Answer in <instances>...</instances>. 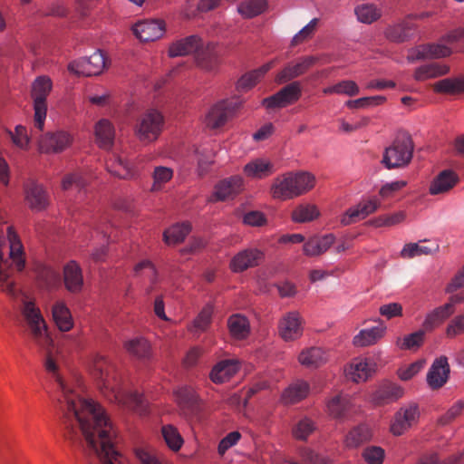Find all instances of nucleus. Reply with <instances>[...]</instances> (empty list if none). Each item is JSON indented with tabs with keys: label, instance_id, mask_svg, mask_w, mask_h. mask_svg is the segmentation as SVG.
I'll list each match as a JSON object with an SVG mask.
<instances>
[{
	"label": "nucleus",
	"instance_id": "obj_4",
	"mask_svg": "<svg viewBox=\"0 0 464 464\" xmlns=\"http://www.w3.org/2000/svg\"><path fill=\"white\" fill-rule=\"evenodd\" d=\"M315 178L309 172H288L275 179L271 195L279 200H287L301 196L314 186Z\"/></svg>",
	"mask_w": 464,
	"mask_h": 464
},
{
	"label": "nucleus",
	"instance_id": "obj_64",
	"mask_svg": "<svg viewBox=\"0 0 464 464\" xmlns=\"http://www.w3.org/2000/svg\"><path fill=\"white\" fill-rule=\"evenodd\" d=\"M362 456L369 464H381L384 459V450L381 447H369L363 450Z\"/></svg>",
	"mask_w": 464,
	"mask_h": 464
},
{
	"label": "nucleus",
	"instance_id": "obj_11",
	"mask_svg": "<svg viewBox=\"0 0 464 464\" xmlns=\"http://www.w3.org/2000/svg\"><path fill=\"white\" fill-rule=\"evenodd\" d=\"M72 142V136L64 130L46 132L39 139L38 149L41 153H60L66 150Z\"/></svg>",
	"mask_w": 464,
	"mask_h": 464
},
{
	"label": "nucleus",
	"instance_id": "obj_63",
	"mask_svg": "<svg viewBox=\"0 0 464 464\" xmlns=\"http://www.w3.org/2000/svg\"><path fill=\"white\" fill-rule=\"evenodd\" d=\"M425 332H426L425 329L419 330L415 333L406 335L403 338V342L401 345V348L406 349V350H411L413 348L420 347L423 343Z\"/></svg>",
	"mask_w": 464,
	"mask_h": 464
},
{
	"label": "nucleus",
	"instance_id": "obj_9",
	"mask_svg": "<svg viewBox=\"0 0 464 464\" xmlns=\"http://www.w3.org/2000/svg\"><path fill=\"white\" fill-rule=\"evenodd\" d=\"M106 66L105 55L99 50L91 56L72 62L68 69L70 72L83 76H95L100 74Z\"/></svg>",
	"mask_w": 464,
	"mask_h": 464
},
{
	"label": "nucleus",
	"instance_id": "obj_28",
	"mask_svg": "<svg viewBox=\"0 0 464 464\" xmlns=\"http://www.w3.org/2000/svg\"><path fill=\"white\" fill-rule=\"evenodd\" d=\"M244 174L256 179H261L272 175L275 171V165L270 161L263 158H257L244 166Z\"/></svg>",
	"mask_w": 464,
	"mask_h": 464
},
{
	"label": "nucleus",
	"instance_id": "obj_24",
	"mask_svg": "<svg viewBox=\"0 0 464 464\" xmlns=\"http://www.w3.org/2000/svg\"><path fill=\"white\" fill-rule=\"evenodd\" d=\"M25 200L31 209L41 211L49 204L48 195L42 185L32 181L25 187Z\"/></svg>",
	"mask_w": 464,
	"mask_h": 464
},
{
	"label": "nucleus",
	"instance_id": "obj_18",
	"mask_svg": "<svg viewBox=\"0 0 464 464\" xmlns=\"http://www.w3.org/2000/svg\"><path fill=\"white\" fill-rule=\"evenodd\" d=\"M279 335L286 342L295 341L303 334L302 318L297 312L287 313L279 322Z\"/></svg>",
	"mask_w": 464,
	"mask_h": 464
},
{
	"label": "nucleus",
	"instance_id": "obj_55",
	"mask_svg": "<svg viewBox=\"0 0 464 464\" xmlns=\"http://www.w3.org/2000/svg\"><path fill=\"white\" fill-rule=\"evenodd\" d=\"M153 184L150 188L152 192L159 191L163 185L169 182L173 177V170L170 168L159 166L153 171Z\"/></svg>",
	"mask_w": 464,
	"mask_h": 464
},
{
	"label": "nucleus",
	"instance_id": "obj_32",
	"mask_svg": "<svg viewBox=\"0 0 464 464\" xmlns=\"http://www.w3.org/2000/svg\"><path fill=\"white\" fill-rule=\"evenodd\" d=\"M351 409L352 401L348 395H335L327 402L328 413L334 419L347 418Z\"/></svg>",
	"mask_w": 464,
	"mask_h": 464
},
{
	"label": "nucleus",
	"instance_id": "obj_41",
	"mask_svg": "<svg viewBox=\"0 0 464 464\" xmlns=\"http://www.w3.org/2000/svg\"><path fill=\"white\" fill-rule=\"evenodd\" d=\"M274 63L269 62L258 69L244 74L237 83L238 91H246L254 87L256 82L273 67Z\"/></svg>",
	"mask_w": 464,
	"mask_h": 464
},
{
	"label": "nucleus",
	"instance_id": "obj_29",
	"mask_svg": "<svg viewBox=\"0 0 464 464\" xmlns=\"http://www.w3.org/2000/svg\"><path fill=\"white\" fill-rule=\"evenodd\" d=\"M239 370V362L237 360H223L218 362L210 372V379L215 383L227 382Z\"/></svg>",
	"mask_w": 464,
	"mask_h": 464
},
{
	"label": "nucleus",
	"instance_id": "obj_38",
	"mask_svg": "<svg viewBox=\"0 0 464 464\" xmlns=\"http://www.w3.org/2000/svg\"><path fill=\"white\" fill-rule=\"evenodd\" d=\"M114 127L106 119L99 121L95 125V137L99 146L102 149H110L114 140Z\"/></svg>",
	"mask_w": 464,
	"mask_h": 464
},
{
	"label": "nucleus",
	"instance_id": "obj_31",
	"mask_svg": "<svg viewBox=\"0 0 464 464\" xmlns=\"http://www.w3.org/2000/svg\"><path fill=\"white\" fill-rule=\"evenodd\" d=\"M459 181L457 174L450 169L441 171L431 182L430 186V193L438 195L448 192Z\"/></svg>",
	"mask_w": 464,
	"mask_h": 464
},
{
	"label": "nucleus",
	"instance_id": "obj_54",
	"mask_svg": "<svg viewBox=\"0 0 464 464\" xmlns=\"http://www.w3.org/2000/svg\"><path fill=\"white\" fill-rule=\"evenodd\" d=\"M161 432L166 444L170 450L173 451H178L181 448L183 444V439L174 426H163Z\"/></svg>",
	"mask_w": 464,
	"mask_h": 464
},
{
	"label": "nucleus",
	"instance_id": "obj_47",
	"mask_svg": "<svg viewBox=\"0 0 464 464\" xmlns=\"http://www.w3.org/2000/svg\"><path fill=\"white\" fill-rule=\"evenodd\" d=\"M464 450L453 454L444 459H440L437 452H431L422 456L416 464H463Z\"/></svg>",
	"mask_w": 464,
	"mask_h": 464
},
{
	"label": "nucleus",
	"instance_id": "obj_58",
	"mask_svg": "<svg viewBox=\"0 0 464 464\" xmlns=\"http://www.w3.org/2000/svg\"><path fill=\"white\" fill-rule=\"evenodd\" d=\"M386 98L384 96L376 95L370 97H362L356 100H349L345 105L350 109H361L376 106L383 103Z\"/></svg>",
	"mask_w": 464,
	"mask_h": 464
},
{
	"label": "nucleus",
	"instance_id": "obj_56",
	"mask_svg": "<svg viewBox=\"0 0 464 464\" xmlns=\"http://www.w3.org/2000/svg\"><path fill=\"white\" fill-rule=\"evenodd\" d=\"M406 218V214L403 211L395 212L390 215L379 216L369 221V224L375 227H392L401 223Z\"/></svg>",
	"mask_w": 464,
	"mask_h": 464
},
{
	"label": "nucleus",
	"instance_id": "obj_57",
	"mask_svg": "<svg viewBox=\"0 0 464 464\" xmlns=\"http://www.w3.org/2000/svg\"><path fill=\"white\" fill-rule=\"evenodd\" d=\"M135 456L140 464H163L161 456L151 448H137Z\"/></svg>",
	"mask_w": 464,
	"mask_h": 464
},
{
	"label": "nucleus",
	"instance_id": "obj_45",
	"mask_svg": "<svg viewBox=\"0 0 464 464\" xmlns=\"http://www.w3.org/2000/svg\"><path fill=\"white\" fill-rule=\"evenodd\" d=\"M266 7V0H246L237 6V11L243 17L252 18L262 14Z\"/></svg>",
	"mask_w": 464,
	"mask_h": 464
},
{
	"label": "nucleus",
	"instance_id": "obj_25",
	"mask_svg": "<svg viewBox=\"0 0 464 464\" xmlns=\"http://www.w3.org/2000/svg\"><path fill=\"white\" fill-rule=\"evenodd\" d=\"M335 242L334 234L314 236L310 237L304 245L303 250L307 256H317L325 253Z\"/></svg>",
	"mask_w": 464,
	"mask_h": 464
},
{
	"label": "nucleus",
	"instance_id": "obj_22",
	"mask_svg": "<svg viewBox=\"0 0 464 464\" xmlns=\"http://www.w3.org/2000/svg\"><path fill=\"white\" fill-rule=\"evenodd\" d=\"M415 29V24L410 21V17H407L404 20L387 26L384 34L391 42L404 43L413 36Z\"/></svg>",
	"mask_w": 464,
	"mask_h": 464
},
{
	"label": "nucleus",
	"instance_id": "obj_20",
	"mask_svg": "<svg viewBox=\"0 0 464 464\" xmlns=\"http://www.w3.org/2000/svg\"><path fill=\"white\" fill-rule=\"evenodd\" d=\"M263 256V253L256 248L244 249L232 258L230 268L236 273L243 272L250 267L258 266Z\"/></svg>",
	"mask_w": 464,
	"mask_h": 464
},
{
	"label": "nucleus",
	"instance_id": "obj_2",
	"mask_svg": "<svg viewBox=\"0 0 464 464\" xmlns=\"http://www.w3.org/2000/svg\"><path fill=\"white\" fill-rule=\"evenodd\" d=\"M91 371L100 389L108 392L107 395L111 401L114 400L140 415L148 413L149 403L145 397L137 392H127L121 388V376L115 365L105 356L96 354L93 357Z\"/></svg>",
	"mask_w": 464,
	"mask_h": 464
},
{
	"label": "nucleus",
	"instance_id": "obj_49",
	"mask_svg": "<svg viewBox=\"0 0 464 464\" xmlns=\"http://www.w3.org/2000/svg\"><path fill=\"white\" fill-rule=\"evenodd\" d=\"M437 92L455 94L464 92V80L446 78L433 84Z\"/></svg>",
	"mask_w": 464,
	"mask_h": 464
},
{
	"label": "nucleus",
	"instance_id": "obj_40",
	"mask_svg": "<svg viewBox=\"0 0 464 464\" xmlns=\"http://www.w3.org/2000/svg\"><path fill=\"white\" fill-rule=\"evenodd\" d=\"M107 169L112 175L125 179H132L137 175V171L131 165L118 156H113V158L107 162Z\"/></svg>",
	"mask_w": 464,
	"mask_h": 464
},
{
	"label": "nucleus",
	"instance_id": "obj_19",
	"mask_svg": "<svg viewBox=\"0 0 464 464\" xmlns=\"http://www.w3.org/2000/svg\"><path fill=\"white\" fill-rule=\"evenodd\" d=\"M165 32V24L159 20H146L135 24L133 26L134 34L142 42L156 41Z\"/></svg>",
	"mask_w": 464,
	"mask_h": 464
},
{
	"label": "nucleus",
	"instance_id": "obj_42",
	"mask_svg": "<svg viewBox=\"0 0 464 464\" xmlns=\"http://www.w3.org/2000/svg\"><path fill=\"white\" fill-rule=\"evenodd\" d=\"M449 71V66L440 64L438 63H432L417 68L414 73V78L417 81H426L430 78L445 75Z\"/></svg>",
	"mask_w": 464,
	"mask_h": 464
},
{
	"label": "nucleus",
	"instance_id": "obj_34",
	"mask_svg": "<svg viewBox=\"0 0 464 464\" xmlns=\"http://www.w3.org/2000/svg\"><path fill=\"white\" fill-rule=\"evenodd\" d=\"M53 321L62 332H67L73 326L72 314L63 302L55 303L52 307Z\"/></svg>",
	"mask_w": 464,
	"mask_h": 464
},
{
	"label": "nucleus",
	"instance_id": "obj_27",
	"mask_svg": "<svg viewBox=\"0 0 464 464\" xmlns=\"http://www.w3.org/2000/svg\"><path fill=\"white\" fill-rule=\"evenodd\" d=\"M201 38L198 35H189L172 43L169 48L170 57L185 56L190 53L196 54L201 46Z\"/></svg>",
	"mask_w": 464,
	"mask_h": 464
},
{
	"label": "nucleus",
	"instance_id": "obj_26",
	"mask_svg": "<svg viewBox=\"0 0 464 464\" xmlns=\"http://www.w3.org/2000/svg\"><path fill=\"white\" fill-rule=\"evenodd\" d=\"M63 281L65 288L71 293H79L83 286L82 268L75 261H70L63 267Z\"/></svg>",
	"mask_w": 464,
	"mask_h": 464
},
{
	"label": "nucleus",
	"instance_id": "obj_37",
	"mask_svg": "<svg viewBox=\"0 0 464 464\" xmlns=\"http://www.w3.org/2000/svg\"><path fill=\"white\" fill-rule=\"evenodd\" d=\"M455 309H451L450 304H443L429 313L423 322L425 331H432L434 328L441 324L446 319L453 314Z\"/></svg>",
	"mask_w": 464,
	"mask_h": 464
},
{
	"label": "nucleus",
	"instance_id": "obj_33",
	"mask_svg": "<svg viewBox=\"0 0 464 464\" xmlns=\"http://www.w3.org/2000/svg\"><path fill=\"white\" fill-rule=\"evenodd\" d=\"M326 361V353L320 347L304 349L298 356V362L306 368H318Z\"/></svg>",
	"mask_w": 464,
	"mask_h": 464
},
{
	"label": "nucleus",
	"instance_id": "obj_43",
	"mask_svg": "<svg viewBox=\"0 0 464 464\" xmlns=\"http://www.w3.org/2000/svg\"><path fill=\"white\" fill-rule=\"evenodd\" d=\"M228 328L230 334L237 339H245L250 332L249 323L246 317L241 314H233L229 317Z\"/></svg>",
	"mask_w": 464,
	"mask_h": 464
},
{
	"label": "nucleus",
	"instance_id": "obj_53",
	"mask_svg": "<svg viewBox=\"0 0 464 464\" xmlns=\"http://www.w3.org/2000/svg\"><path fill=\"white\" fill-rule=\"evenodd\" d=\"M319 216V211L314 205H299L292 213V218L295 222H310Z\"/></svg>",
	"mask_w": 464,
	"mask_h": 464
},
{
	"label": "nucleus",
	"instance_id": "obj_51",
	"mask_svg": "<svg viewBox=\"0 0 464 464\" xmlns=\"http://www.w3.org/2000/svg\"><path fill=\"white\" fill-rule=\"evenodd\" d=\"M438 249L439 246L437 244H432L431 246H424L419 243H410L403 246L401 255L404 258H412L421 255H430L436 252Z\"/></svg>",
	"mask_w": 464,
	"mask_h": 464
},
{
	"label": "nucleus",
	"instance_id": "obj_15",
	"mask_svg": "<svg viewBox=\"0 0 464 464\" xmlns=\"http://www.w3.org/2000/svg\"><path fill=\"white\" fill-rule=\"evenodd\" d=\"M450 367L446 356L436 358L427 373V383L432 390L440 389L448 382Z\"/></svg>",
	"mask_w": 464,
	"mask_h": 464
},
{
	"label": "nucleus",
	"instance_id": "obj_60",
	"mask_svg": "<svg viewBox=\"0 0 464 464\" xmlns=\"http://www.w3.org/2000/svg\"><path fill=\"white\" fill-rule=\"evenodd\" d=\"M59 273L50 266H42L37 271L39 281L45 287H53L59 281Z\"/></svg>",
	"mask_w": 464,
	"mask_h": 464
},
{
	"label": "nucleus",
	"instance_id": "obj_16",
	"mask_svg": "<svg viewBox=\"0 0 464 464\" xmlns=\"http://www.w3.org/2000/svg\"><path fill=\"white\" fill-rule=\"evenodd\" d=\"M243 186L244 180L238 175L224 179L215 186L211 200L225 201L233 198L242 191Z\"/></svg>",
	"mask_w": 464,
	"mask_h": 464
},
{
	"label": "nucleus",
	"instance_id": "obj_59",
	"mask_svg": "<svg viewBox=\"0 0 464 464\" xmlns=\"http://www.w3.org/2000/svg\"><path fill=\"white\" fill-rule=\"evenodd\" d=\"M7 134L16 147L22 150L27 149L30 142V137L28 136L27 130L24 126L17 125L14 128V131L7 130Z\"/></svg>",
	"mask_w": 464,
	"mask_h": 464
},
{
	"label": "nucleus",
	"instance_id": "obj_46",
	"mask_svg": "<svg viewBox=\"0 0 464 464\" xmlns=\"http://www.w3.org/2000/svg\"><path fill=\"white\" fill-rule=\"evenodd\" d=\"M189 231L188 223L176 224L164 232V241L168 245L178 244L185 239Z\"/></svg>",
	"mask_w": 464,
	"mask_h": 464
},
{
	"label": "nucleus",
	"instance_id": "obj_35",
	"mask_svg": "<svg viewBox=\"0 0 464 464\" xmlns=\"http://www.w3.org/2000/svg\"><path fill=\"white\" fill-rule=\"evenodd\" d=\"M403 389L395 383H384L374 393L373 401L377 404H387L396 401L403 396Z\"/></svg>",
	"mask_w": 464,
	"mask_h": 464
},
{
	"label": "nucleus",
	"instance_id": "obj_7",
	"mask_svg": "<svg viewBox=\"0 0 464 464\" xmlns=\"http://www.w3.org/2000/svg\"><path fill=\"white\" fill-rule=\"evenodd\" d=\"M52 87V81L46 76L37 77L32 84L31 95L34 111L33 135H35L36 131L42 132L44 130L47 113L46 99Z\"/></svg>",
	"mask_w": 464,
	"mask_h": 464
},
{
	"label": "nucleus",
	"instance_id": "obj_17",
	"mask_svg": "<svg viewBox=\"0 0 464 464\" xmlns=\"http://www.w3.org/2000/svg\"><path fill=\"white\" fill-rule=\"evenodd\" d=\"M195 62L198 68L205 72H214L220 63V54L214 44H208L198 48L195 54Z\"/></svg>",
	"mask_w": 464,
	"mask_h": 464
},
{
	"label": "nucleus",
	"instance_id": "obj_8",
	"mask_svg": "<svg viewBox=\"0 0 464 464\" xmlns=\"http://www.w3.org/2000/svg\"><path fill=\"white\" fill-rule=\"evenodd\" d=\"M163 125V115L155 109H150L137 120L135 134L140 141L150 143L158 139L162 131Z\"/></svg>",
	"mask_w": 464,
	"mask_h": 464
},
{
	"label": "nucleus",
	"instance_id": "obj_6",
	"mask_svg": "<svg viewBox=\"0 0 464 464\" xmlns=\"http://www.w3.org/2000/svg\"><path fill=\"white\" fill-rule=\"evenodd\" d=\"M21 311L34 343L41 349H47L53 343V340L47 333V325L40 309L34 302L24 300Z\"/></svg>",
	"mask_w": 464,
	"mask_h": 464
},
{
	"label": "nucleus",
	"instance_id": "obj_44",
	"mask_svg": "<svg viewBox=\"0 0 464 464\" xmlns=\"http://www.w3.org/2000/svg\"><path fill=\"white\" fill-rule=\"evenodd\" d=\"M372 432L367 425L362 424L353 428L346 436L345 443L349 448H356L362 443L369 441Z\"/></svg>",
	"mask_w": 464,
	"mask_h": 464
},
{
	"label": "nucleus",
	"instance_id": "obj_1",
	"mask_svg": "<svg viewBox=\"0 0 464 464\" xmlns=\"http://www.w3.org/2000/svg\"><path fill=\"white\" fill-rule=\"evenodd\" d=\"M53 343L43 349L46 353L44 368L56 379L63 392L58 406L63 413L66 439L82 446L85 452L96 455L102 464H123L122 456L114 448L115 432L103 408L64 386L50 352Z\"/></svg>",
	"mask_w": 464,
	"mask_h": 464
},
{
	"label": "nucleus",
	"instance_id": "obj_10",
	"mask_svg": "<svg viewBox=\"0 0 464 464\" xmlns=\"http://www.w3.org/2000/svg\"><path fill=\"white\" fill-rule=\"evenodd\" d=\"M240 104L237 100H223L216 103L206 115V125L210 129H218L223 126L239 108Z\"/></svg>",
	"mask_w": 464,
	"mask_h": 464
},
{
	"label": "nucleus",
	"instance_id": "obj_61",
	"mask_svg": "<svg viewBox=\"0 0 464 464\" xmlns=\"http://www.w3.org/2000/svg\"><path fill=\"white\" fill-rule=\"evenodd\" d=\"M464 409V401H457L445 414H443L438 420L440 425L445 426L453 421L459 416Z\"/></svg>",
	"mask_w": 464,
	"mask_h": 464
},
{
	"label": "nucleus",
	"instance_id": "obj_13",
	"mask_svg": "<svg viewBox=\"0 0 464 464\" xmlns=\"http://www.w3.org/2000/svg\"><path fill=\"white\" fill-rule=\"evenodd\" d=\"M420 418L419 407L416 403H409L401 407L395 414L391 425V431L395 436L402 435L411 426L417 423Z\"/></svg>",
	"mask_w": 464,
	"mask_h": 464
},
{
	"label": "nucleus",
	"instance_id": "obj_52",
	"mask_svg": "<svg viewBox=\"0 0 464 464\" xmlns=\"http://www.w3.org/2000/svg\"><path fill=\"white\" fill-rule=\"evenodd\" d=\"M176 398L179 404L190 411H194L198 405V395L191 387H181L176 392Z\"/></svg>",
	"mask_w": 464,
	"mask_h": 464
},
{
	"label": "nucleus",
	"instance_id": "obj_36",
	"mask_svg": "<svg viewBox=\"0 0 464 464\" xmlns=\"http://www.w3.org/2000/svg\"><path fill=\"white\" fill-rule=\"evenodd\" d=\"M308 382L298 380L290 384L282 394V401L286 404L296 403L304 399L309 393Z\"/></svg>",
	"mask_w": 464,
	"mask_h": 464
},
{
	"label": "nucleus",
	"instance_id": "obj_3",
	"mask_svg": "<svg viewBox=\"0 0 464 464\" xmlns=\"http://www.w3.org/2000/svg\"><path fill=\"white\" fill-rule=\"evenodd\" d=\"M6 237L9 242V259L5 258V236L4 232L0 230V289L11 296H15L16 288L11 264L14 265L16 271H23L26 264L25 253L20 237L13 227H7Z\"/></svg>",
	"mask_w": 464,
	"mask_h": 464
},
{
	"label": "nucleus",
	"instance_id": "obj_30",
	"mask_svg": "<svg viewBox=\"0 0 464 464\" xmlns=\"http://www.w3.org/2000/svg\"><path fill=\"white\" fill-rule=\"evenodd\" d=\"M374 366L366 359H355L345 370L346 376L355 382H365L374 372Z\"/></svg>",
	"mask_w": 464,
	"mask_h": 464
},
{
	"label": "nucleus",
	"instance_id": "obj_62",
	"mask_svg": "<svg viewBox=\"0 0 464 464\" xmlns=\"http://www.w3.org/2000/svg\"><path fill=\"white\" fill-rule=\"evenodd\" d=\"M314 430V422L309 419H303L294 428L293 433L296 439L305 440Z\"/></svg>",
	"mask_w": 464,
	"mask_h": 464
},
{
	"label": "nucleus",
	"instance_id": "obj_12",
	"mask_svg": "<svg viewBox=\"0 0 464 464\" xmlns=\"http://www.w3.org/2000/svg\"><path fill=\"white\" fill-rule=\"evenodd\" d=\"M301 96L299 82H293L272 96L265 98L262 104L267 109L284 108L295 103Z\"/></svg>",
	"mask_w": 464,
	"mask_h": 464
},
{
	"label": "nucleus",
	"instance_id": "obj_14",
	"mask_svg": "<svg viewBox=\"0 0 464 464\" xmlns=\"http://www.w3.org/2000/svg\"><path fill=\"white\" fill-rule=\"evenodd\" d=\"M381 207V201L376 198H370L360 201L356 206L348 208L341 218L343 226L355 223L366 218Z\"/></svg>",
	"mask_w": 464,
	"mask_h": 464
},
{
	"label": "nucleus",
	"instance_id": "obj_50",
	"mask_svg": "<svg viewBox=\"0 0 464 464\" xmlns=\"http://www.w3.org/2000/svg\"><path fill=\"white\" fill-rule=\"evenodd\" d=\"M357 19L363 24H372L381 17V10L372 4H362L355 7Z\"/></svg>",
	"mask_w": 464,
	"mask_h": 464
},
{
	"label": "nucleus",
	"instance_id": "obj_48",
	"mask_svg": "<svg viewBox=\"0 0 464 464\" xmlns=\"http://www.w3.org/2000/svg\"><path fill=\"white\" fill-rule=\"evenodd\" d=\"M126 350L139 359H147L150 355V345L144 338H136L125 343Z\"/></svg>",
	"mask_w": 464,
	"mask_h": 464
},
{
	"label": "nucleus",
	"instance_id": "obj_5",
	"mask_svg": "<svg viewBox=\"0 0 464 464\" xmlns=\"http://www.w3.org/2000/svg\"><path fill=\"white\" fill-rule=\"evenodd\" d=\"M413 149L411 136L406 133L400 134L385 149L381 162L387 169L404 168L412 159Z\"/></svg>",
	"mask_w": 464,
	"mask_h": 464
},
{
	"label": "nucleus",
	"instance_id": "obj_39",
	"mask_svg": "<svg viewBox=\"0 0 464 464\" xmlns=\"http://www.w3.org/2000/svg\"><path fill=\"white\" fill-rule=\"evenodd\" d=\"M385 329L382 324L370 329H362L353 337V344L359 347L372 345L382 337Z\"/></svg>",
	"mask_w": 464,
	"mask_h": 464
},
{
	"label": "nucleus",
	"instance_id": "obj_23",
	"mask_svg": "<svg viewBox=\"0 0 464 464\" xmlns=\"http://www.w3.org/2000/svg\"><path fill=\"white\" fill-rule=\"evenodd\" d=\"M317 61L318 58L315 56L303 57L296 63L286 65L278 73L276 81L282 83L299 77L307 72Z\"/></svg>",
	"mask_w": 464,
	"mask_h": 464
},
{
	"label": "nucleus",
	"instance_id": "obj_21",
	"mask_svg": "<svg viewBox=\"0 0 464 464\" xmlns=\"http://www.w3.org/2000/svg\"><path fill=\"white\" fill-rule=\"evenodd\" d=\"M451 51L443 44H422L409 51L407 59L409 62H416L424 59L440 58L449 56Z\"/></svg>",
	"mask_w": 464,
	"mask_h": 464
}]
</instances>
